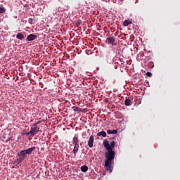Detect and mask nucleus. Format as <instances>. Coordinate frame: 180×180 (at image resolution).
Masks as SVG:
<instances>
[{
  "label": "nucleus",
  "instance_id": "obj_4",
  "mask_svg": "<svg viewBox=\"0 0 180 180\" xmlns=\"http://www.w3.org/2000/svg\"><path fill=\"white\" fill-rule=\"evenodd\" d=\"M79 148V136H78V134H77V141H76L75 146H74V148H73L74 154L75 155L77 154Z\"/></svg>",
  "mask_w": 180,
  "mask_h": 180
},
{
  "label": "nucleus",
  "instance_id": "obj_10",
  "mask_svg": "<svg viewBox=\"0 0 180 180\" xmlns=\"http://www.w3.org/2000/svg\"><path fill=\"white\" fill-rule=\"evenodd\" d=\"M108 134H117L118 130H107Z\"/></svg>",
  "mask_w": 180,
  "mask_h": 180
},
{
  "label": "nucleus",
  "instance_id": "obj_12",
  "mask_svg": "<svg viewBox=\"0 0 180 180\" xmlns=\"http://www.w3.org/2000/svg\"><path fill=\"white\" fill-rule=\"evenodd\" d=\"M81 170L82 172H87V170H89V166H86V165L81 166Z\"/></svg>",
  "mask_w": 180,
  "mask_h": 180
},
{
  "label": "nucleus",
  "instance_id": "obj_15",
  "mask_svg": "<svg viewBox=\"0 0 180 180\" xmlns=\"http://www.w3.org/2000/svg\"><path fill=\"white\" fill-rule=\"evenodd\" d=\"M77 134H75V136L73 137V140H72V143L73 144H75V146H76V144H77Z\"/></svg>",
  "mask_w": 180,
  "mask_h": 180
},
{
  "label": "nucleus",
  "instance_id": "obj_13",
  "mask_svg": "<svg viewBox=\"0 0 180 180\" xmlns=\"http://www.w3.org/2000/svg\"><path fill=\"white\" fill-rule=\"evenodd\" d=\"M73 110L75 112H82V108H79V106H72Z\"/></svg>",
  "mask_w": 180,
  "mask_h": 180
},
{
  "label": "nucleus",
  "instance_id": "obj_2",
  "mask_svg": "<svg viewBox=\"0 0 180 180\" xmlns=\"http://www.w3.org/2000/svg\"><path fill=\"white\" fill-rule=\"evenodd\" d=\"M36 146H32L30 148H26L25 150H20V153H18V158L15 160V164H20L22 160L27 158V154H32V152H33Z\"/></svg>",
  "mask_w": 180,
  "mask_h": 180
},
{
  "label": "nucleus",
  "instance_id": "obj_17",
  "mask_svg": "<svg viewBox=\"0 0 180 180\" xmlns=\"http://www.w3.org/2000/svg\"><path fill=\"white\" fill-rule=\"evenodd\" d=\"M41 120H39L38 122H34L33 126H34V127H38V124H40Z\"/></svg>",
  "mask_w": 180,
  "mask_h": 180
},
{
  "label": "nucleus",
  "instance_id": "obj_14",
  "mask_svg": "<svg viewBox=\"0 0 180 180\" xmlns=\"http://www.w3.org/2000/svg\"><path fill=\"white\" fill-rule=\"evenodd\" d=\"M129 24H131V20H124V26H129Z\"/></svg>",
  "mask_w": 180,
  "mask_h": 180
},
{
  "label": "nucleus",
  "instance_id": "obj_9",
  "mask_svg": "<svg viewBox=\"0 0 180 180\" xmlns=\"http://www.w3.org/2000/svg\"><path fill=\"white\" fill-rule=\"evenodd\" d=\"M124 103H125L126 106H131V105L132 104L130 98H126Z\"/></svg>",
  "mask_w": 180,
  "mask_h": 180
},
{
  "label": "nucleus",
  "instance_id": "obj_5",
  "mask_svg": "<svg viewBox=\"0 0 180 180\" xmlns=\"http://www.w3.org/2000/svg\"><path fill=\"white\" fill-rule=\"evenodd\" d=\"M94 135H91L89 138V141H88V146H89L90 148H92L94 146Z\"/></svg>",
  "mask_w": 180,
  "mask_h": 180
},
{
  "label": "nucleus",
  "instance_id": "obj_6",
  "mask_svg": "<svg viewBox=\"0 0 180 180\" xmlns=\"http://www.w3.org/2000/svg\"><path fill=\"white\" fill-rule=\"evenodd\" d=\"M108 44H115V38L114 37H108V38H107Z\"/></svg>",
  "mask_w": 180,
  "mask_h": 180
},
{
  "label": "nucleus",
  "instance_id": "obj_18",
  "mask_svg": "<svg viewBox=\"0 0 180 180\" xmlns=\"http://www.w3.org/2000/svg\"><path fill=\"white\" fill-rule=\"evenodd\" d=\"M147 76H152V72H146Z\"/></svg>",
  "mask_w": 180,
  "mask_h": 180
},
{
  "label": "nucleus",
  "instance_id": "obj_11",
  "mask_svg": "<svg viewBox=\"0 0 180 180\" xmlns=\"http://www.w3.org/2000/svg\"><path fill=\"white\" fill-rule=\"evenodd\" d=\"M97 136H103V137H105L107 136L105 130H101V132H97Z\"/></svg>",
  "mask_w": 180,
  "mask_h": 180
},
{
  "label": "nucleus",
  "instance_id": "obj_1",
  "mask_svg": "<svg viewBox=\"0 0 180 180\" xmlns=\"http://www.w3.org/2000/svg\"><path fill=\"white\" fill-rule=\"evenodd\" d=\"M103 146H105V148H106L107 150L105 153V170H108L109 172H112V162H114L116 156V153L115 150H113V148H115L116 143L115 141H112V142H110V144L108 141H103Z\"/></svg>",
  "mask_w": 180,
  "mask_h": 180
},
{
  "label": "nucleus",
  "instance_id": "obj_8",
  "mask_svg": "<svg viewBox=\"0 0 180 180\" xmlns=\"http://www.w3.org/2000/svg\"><path fill=\"white\" fill-rule=\"evenodd\" d=\"M16 38H18L19 40H23L25 37H24V34H22V32H18V34H16Z\"/></svg>",
  "mask_w": 180,
  "mask_h": 180
},
{
  "label": "nucleus",
  "instance_id": "obj_3",
  "mask_svg": "<svg viewBox=\"0 0 180 180\" xmlns=\"http://www.w3.org/2000/svg\"><path fill=\"white\" fill-rule=\"evenodd\" d=\"M39 127H35L33 124V126L31 127V129L30 130V132H26V134L27 136H30V134H31L32 136H34V134H36V132H39Z\"/></svg>",
  "mask_w": 180,
  "mask_h": 180
},
{
  "label": "nucleus",
  "instance_id": "obj_7",
  "mask_svg": "<svg viewBox=\"0 0 180 180\" xmlns=\"http://www.w3.org/2000/svg\"><path fill=\"white\" fill-rule=\"evenodd\" d=\"M36 38H37V34H28V37H27V40H36Z\"/></svg>",
  "mask_w": 180,
  "mask_h": 180
},
{
  "label": "nucleus",
  "instance_id": "obj_16",
  "mask_svg": "<svg viewBox=\"0 0 180 180\" xmlns=\"http://www.w3.org/2000/svg\"><path fill=\"white\" fill-rule=\"evenodd\" d=\"M0 12L2 13V12H6V8H4V6H0Z\"/></svg>",
  "mask_w": 180,
  "mask_h": 180
}]
</instances>
